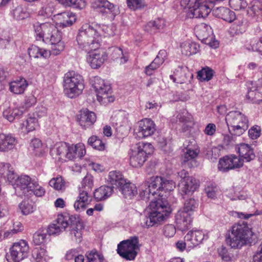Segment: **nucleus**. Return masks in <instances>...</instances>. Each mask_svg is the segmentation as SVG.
I'll return each mask as SVG.
<instances>
[{"instance_id": "aec40b11", "label": "nucleus", "mask_w": 262, "mask_h": 262, "mask_svg": "<svg viewBox=\"0 0 262 262\" xmlns=\"http://www.w3.org/2000/svg\"><path fill=\"white\" fill-rule=\"evenodd\" d=\"M205 237V233L202 230H192L186 234L184 240L187 241L188 247L192 248L201 244Z\"/></svg>"}, {"instance_id": "a18cd8bd", "label": "nucleus", "mask_w": 262, "mask_h": 262, "mask_svg": "<svg viewBox=\"0 0 262 262\" xmlns=\"http://www.w3.org/2000/svg\"><path fill=\"white\" fill-rule=\"evenodd\" d=\"M19 207L24 215H28L31 213L35 210L32 203L28 200L23 201L19 204Z\"/></svg>"}, {"instance_id": "ddd939ff", "label": "nucleus", "mask_w": 262, "mask_h": 262, "mask_svg": "<svg viewBox=\"0 0 262 262\" xmlns=\"http://www.w3.org/2000/svg\"><path fill=\"white\" fill-rule=\"evenodd\" d=\"M139 249L138 237L134 236L120 242L118 245L117 253L126 260H132L136 257Z\"/></svg>"}, {"instance_id": "2f4dec72", "label": "nucleus", "mask_w": 262, "mask_h": 262, "mask_svg": "<svg viewBox=\"0 0 262 262\" xmlns=\"http://www.w3.org/2000/svg\"><path fill=\"white\" fill-rule=\"evenodd\" d=\"M195 30L196 36L200 40H202L208 39L213 34L211 27L204 23L196 26Z\"/></svg>"}, {"instance_id": "4d7b16f0", "label": "nucleus", "mask_w": 262, "mask_h": 262, "mask_svg": "<svg viewBox=\"0 0 262 262\" xmlns=\"http://www.w3.org/2000/svg\"><path fill=\"white\" fill-rule=\"evenodd\" d=\"M52 45L51 54L54 55H58L64 49V43L61 40L59 42H55V44H51Z\"/></svg>"}, {"instance_id": "a19ab883", "label": "nucleus", "mask_w": 262, "mask_h": 262, "mask_svg": "<svg viewBox=\"0 0 262 262\" xmlns=\"http://www.w3.org/2000/svg\"><path fill=\"white\" fill-rule=\"evenodd\" d=\"M199 206V203L194 199L190 198L185 201L182 210L190 214L192 216Z\"/></svg>"}, {"instance_id": "c756f323", "label": "nucleus", "mask_w": 262, "mask_h": 262, "mask_svg": "<svg viewBox=\"0 0 262 262\" xmlns=\"http://www.w3.org/2000/svg\"><path fill=\"white\" fill-rule=\"evenodd\" d=\"M213 12L216 17L228 23L233 21L236 17L235 14L233 11L224 7L217 8L213 10Z\"/></svg>"}, {"instance_id": "cd10ccee", "label": "nucleus", "mask_w": 262, "mask_h": 262, "mask_svg": "<svg viewBox=\"0 0 262 262\" xmlns=\"http://www.w3.org/2000/svg\"><path fill=\"white\" fill-rule=\"evenodd\" d=\"M28 53L30 58L47 59L51 55L50 50L38 46L32 45L28 49Z\"/></svg>"}, {"instance_id": "e433bc0d", "label": "nucleus", "mask_w": 262, "mask_h": 262, "mask_svg": "<svg viewBox=\"0 0 262 262\" xmlns=\"http://www.w3.org/2000/svg\"><path fill=\"white\" fill-rule=\"evenodd\" d=\"M119 189L126 199H131L137 194L136 186L134 184L127 183L126 181Z\"/></svg>"}, {"instance_id": "a211bd4d", "label": "nucleus", "mask_w": 262, "mask_h": 262, "mask_svg": "<svg viewBox=\"0 0 262 262\" xmlns=\"http://www.w3.org/2000/svg\"><path fill=\"white\" fill-rule=\"evenodd\" d=\"M156 130V125L150 119L145 118L138 122L137 136L141 139L151 136Z\"/></svg>"}, {"instance_id": "423d86ee", "label": "nucleus", "mask_w": 262, "mask_h": 262, "mask_svg": "<svg viewBox=\"0 0 262 262\" xmlns=\"http://www.w3.org/2000/svg\"><path fill=\"white\" fill-rule=\"evenodd\" d=\"M83 77L73 71L66 73L63 77V88L65 95L74 98L82 94L84 89Z\"/></svg>"}, {"instance_id": "f704fd0d", "label": "nucleus", "mask_w": 262, "mask_h": 262, "mask_svg": "<svg viewBox=\"0 0 262 262\" xmlns=\"http://www.w3.org/2000/svg\"><path fill=\"white\" fill-rule=\"evenodd\" d=\"M94 26L97 34H98L101 38L102 36L110 37L115 34L116 27L113 24H111L110 26L94 24Z\"/></svg>"}, {"instance_id": "774afa93", "label": "nucleus", "mask_w": 262, "mask_h": 262, "mask_svg": "<svg viewBox=\"0 0 262 262\" xmlns=\"http://www.w3.org/2000/svg\"><path fill=\"white\" fill-rule=\"evenodd\" d=\"M253 262H262V243L253 256Z\"/></svg>"}, {"instance_id": "c03bdc74", "label": "nucleus", "mask_w": 262, "mask_h": 262, "mask_svg": "<svg viewBox=\"0 0 262 262\" xmlns=\"http://www.w3.org/2000/svg\"><path fill=\"white\" fill-rule=\"evenodd\" d=\"M88 142L96 149L103 150L105 148V144L97 136H92L88 139Z\"/></svg>"}, {"instance_id": "473e14b6", "label": "nucleus", "mask_w": 262, "mask_h": 262, "mask_svg": "<svg viewBox=\"0 0 262 262\" xmlns=\"http://www.w3.org/2000/svg\"><path fill=\"white\" fill-rule=\"evenodd\" d=\"M111 57L114 60H116L120 64L125 63L128 60V53L123 51L120 47H113L111 48Z\"/></svg>"}, {"instance_id": "72a5a7b5", "label": "nucleus", "mask_w": 262, "mask_h": 262, "mask_svg": "<svg viewBox=\"0 0 262 262\" xmlns=\"http://www.w3.org/2000/svg\"><path fill=\"white\" fill-rule=\"evenodd\" d=\"M182 53L189 56L196 54L199 50V45L190 40H187L181 45Z\"/></svg>"}, {"instance_id": "338daca9", "label": "nucleus", "mask_w": 262, "mask_h": 262, "mask_svg": "<svg viewBox=\"0 0 262 262\" xmlns=\"http://www.w3.org/2000/svg\"><path fill=\"white\" fill-rule=\"evenodd\" d=\"M216 125L214 123H209L206 126L204 133L208 136H213L216 132Z\"/></svg>"}, {"instance_id": "39448f33", "label": "nucleus", "mask_w": 262, "mask_h": 262, "mask_svg": "<svg viewBox=\"0 0 262 262\" xmlns=\"http://www.w3.org/2000/svg\"><path fill=\"white\" fill-rule=\"evenodd\" d=\"M253 233L245 221L234 224L227 240L229 246L234 249H241L251 243L250 239Z\"/></svg>"}, {"instance_id": "9b49d317", "label": "nucleus", "mask_w": 262, "mask_h": 262, "mask_svg": "<svg viewBox=\"0 0 262 262\" xmlns=\"http://www.w3.org/2000/svg\"><path fill=\"white\" fill-rule=\"evenodd\" d=\"M180 5L184 9H188L190 17L205 18L211 11L210 7L204 0H180Z\"/></svg>"}, {"instance_id": "7ed1b4c3", "label": "nucleus", "mask_w": 262, "mask_h": 262, "mask_svg": "<svg viewBox=\"0 0 262 262\" xmlns=\"http://www.w3.org/2000/svg\"><path fill=\"white\" fill-rule=\"evenodd\" d=\"M85 146L82 143L70 145L66 142H57L50 148V155L56 160L65 162L76 158H81L85 154Z\"/></svg>"}, {"instance_id": "393cba45", "label": "nucleus", "mask_w": 262, "mask_h": 262, "mask_svg": "<svg viewBox=\"0 0 262 262\" xmlns=\"http://www.w3.org/2000/svg\"><path fill=\"white\" fill-rule=\"evenodd\" d=\"M9 91L11 93L14 94L19 95L24 93L28 86V82L25 78L20 77L13 81L9 82Z\"/></svg>"}, {"instance_id": "f03ea898", "label": "nucleus", "mask_w": 262, "mask_h": 262, "mask_svg": "<svg viewBox=\"0 0 262 262\" xmlns=\"http://www.w3.org/2000/svg\"><path fill=\"white\" fill-rule=\"evenodd\" d=\"M0 176L11 183L15 180L14 188L19 195L29 196L34 194L42 196L45 193V189L38 184L36 178L22 175L15 180L17 176L9 163H0Z\"/></svg>"}, {"instance_id": "4c0bfd02", "label": "nucleus", "mask_w": 262, "mask_h": 262, "mask_svg": "<svg viewBox=\"0 0 262 262\" xmlns=\"http://www.w3.org/2000/svg\"><path fill=\"white\" fill-rule=\"evenodd\" d=\"M21 126L22 129H25V130L28 133L36 129L39 126V124L35 117L30 116L22 123Z\"/></svg>"}, {"instance_id": "b1692460", "label": "nucleus", "mask_w": 262, "mask_h": 262, "mask_svg": "<svg viewBox=\"0 0 262 262\" xmlns=\"http://www.w3.org/2000/svg\"><path fill=\"white\" fill-rule=\"evenodd\" d=\"M16 143V139L13 135L0 134V151L6 152L12 150Z\"/></svg>"}, {"instance_id": "603ef678", "label": "nucleus", "mask_w": 262, "mask_h": 262, "mask_svg": "<svg viewBox=\"0 0 262 262\" xmlns=\"http://www.w3.org/2000/svg\"><path fill=\"white\" fill-rule=\"evenodd\" d=\"M99 7H104L108 10L110 12L115 16L119 14L118 8L116 5L111 3L107 0H101Z\"/></svg>"}, {"instance_id": "412c9836", "label": "nucleus", "mask_w": 262, "mask_h": 262, "mask_svg": "<svg viewBox=\"0 0 262 262\" xmlns=\"http://www.w3.org/2000/svg\"><path fill=\"white\" fill-rule=\"evenodd\" d=\"M198 181L195 178H187V180H180L179 191L182 195L194 192L199 187Z\"/></svg>"}, {"instance_id": "5701e85b", "label": "nucleus", "mask_w": 262, "mask_h": 262, "mask_svg": "<svg viewBox=\"0 0 262 262\" xmlns=\"http://www.w3.org/2000/svg\"><path fill=\"white\" fill-rule=\"evenodd\" d=\"M175 217L177 226L182 231L187 230L192 221V216L181 209L178 211Z\"/></svg>"}, {"instance_id": "bf43d9fd", "label": "nucleus", "mask_w": 262, "mask_h": 262, "mask_svg": "<svg viewBox=\"0 0 262 262\" xmlns=\"http://www.w3.org/2000/svg\"><path fill=\"white\" fill-rule=\"evenodd\" d=\"M42 143L40 140L37 138L33 139L30 143V147L36 155L41 153Z\"/></svg>"}, {"instance_id": "0eeeda50", "label": "nucleus", "mask_w": 262, "mask_h": 262, "mask_svg": "<svg viewBox=\"0 0 262 262\" xmlns=\"http://www.w3.org/2000/svg\"><path fill=\"white\" fill-rule=\"evenodd\" d=\"M36 39L47 43L55 44L61 40V33L54 24L50 23L40 24L38 22L33 25Z\"/></svg>"}, {"instance_id": "37998d69", "label": "nucleus", "mask_w": 262, "mask_h": 262, "mask_svg": "<svg viewBox=\"0 0 262 262\" xmlns=\"http://www.w3.org/2000/svg\"><path fill=\"white\" fill-rule=\"evenodd\" d=\"M220 191L219 187L214 183L208 184L205 188V192L207 196L213 199L217 198Z\"/></svg>"}, {"instance_id": "20e7f679", "label": "nucleus", "mask_w": 262, "mask_h": 262, "mask_svg": "<svg viewBox=\"0 0 262 262\" xmlns=\"http://www.w3.org/2000/svg\"><path fill=\"white\" fill-rule=\"evenodd\" d=\"M76 41L79 48L85 52L99 49L101 37L97 34L94 24H83L78 31Z\"/></svg>"}, {"instance_id": "ea45409f", "label": "nucleus", "mask_w": 262, "mask_h": 262, "mask_svg": "<svg viewBox=\"0 0 262 262\" xmlns=\"http://www.w3.org/2000/svg\"><path fill=\"white\" fill-rule=\"evenodd\" d=\"M199 151L197 149H187L183 158V163H186L190 161L191 165L190 167L193 166L194 164H196L195 159L197 157Z\"/></svg>"}, {"instance_id": "1a4fd4ad", "label": "nucleus", "mask_w": 262, "mask_h": 262, "mask_svg": "<svg viewBox=\"0 0 262 262\" xmlns=\"http://www.w3.org/2000/svg\"><path fill=\"white\" fill-rule=\"evenodd\" d=\"M93 177L87 174L81 183V187L79 188V195L74 203V207L77 211L84 210L89 204L90 195L89 194L94 185Z\"/></svg>"}, {"instance_id": "680f3d73", "label": "nucleus", "mask_w": 262, "mask_h": 262, "mask_svg": "<svg viewBox=\"0 0 262 262\" xmlns=\"http://www.w3.org/2000/svg\"><path fill=\"white\" fill-rule=\"evenodd\" d=\"M13 17L16 19H23L26 16L27 14L23 11V8L18 6L15 8L12 12Z\"/></svg>"}, {"instance_id": "f3484780", "label": "nucleus", "mask_w": 262, "mask_h": 262, "mask_svg": "<svg viewBox=\"0 0 262 262\" xmlns=\"http://www.w3.org/2000/svg\"><path fill=\"white\" fill-rule=\"evenodd\" d=\"M71 216L73 217V219L69 221L68 232L73 241L79 243L82 240V232L84 227L82 224L75 216L71 215Z\"/></svg>"}, {"instance_id": "79ce46f5", "label": "nucleus", "mask_w": 262, "mask_h": 262, "mask_svg": "<svg viewBox=\"0 0 262 262\" xmlns=\"http://www.w3.org/2000/svg\"><path fill=\"white\" fill-rule=\"evenodd\" d=\"M214 71L208 67L202 69L198 72L197 77L201 81H208L213 76Z\"/></svg>"}, {"instance_id": "f8f14e48", "label": "nucleus", "mask_w": 262, "mask_h": 262, "mask_svg": "<svg viewBox=\"0 0 262 262\" xmlns=\"http://www.w3.org/2000/svg\"><path fill=\"white\" fill-rule=\"evenodd\" d=\"M153 151V146L149 143H140L132 149L130 155V163L134 167H140L146 160L147 155Z\"/></svg>"}, {"instance_id": "3c124183", "label": "nucleus", "mask_w": 262, "mask_h": 262, "mask_svg": "<svg viewBox=\"0 0 262 262\" xmlns=\"http://www.w3.org/2000/svg\"><path fill=\"white\" fill-rule=\"evenodd\" d=\"M247 98L253 103H259L262 101V95L257 90L249 91Z\"/></svg>"}, {"instance_id": "6e6552de", "label": "nucleus", "mask_w": 262, "mask_h": 262, "mask_svg": "<svg viewBox=\"0 0 262 262\" xmlns=\"http://www.w3.org/2000/svg\"><path fill=\"white\" fill-rule=\"evenodd\" d=\"M226 122L230 133L234 136L243 135L248 128V118L239 111H231L226 116Z\"/></svg>"}, {"instance_id": "0e129e2a", "label": "nucleus", "mask_w": 262, "mask_h": 262, "mask_svg": "<svg viewBox=\"0 0 262 262\" xmlns=\"http://www.w3.org/2000/svg\"><path fill=\"white\" fill-rule=\"evenodd\" d=\"M176 229L175 227L171 224L165 226L164 228V234L167 237H172L176 233Z\"/></svg>"}, {"instance_id": "864d4df0", "label": "nucleus", "mask_w": 262, "mask_h": 262, "mask_svg": "<svg viewBox=\"0 0 262 262\" xmlns=\"http://www.w3.org/2000/svg\"><path fill=\"white\" fill-rule=\"evenodd\" d=\"M261 127L257 125L252 126L248 130V136L252 140L258 139L261 135Z\"/></svg>"}, {"instance_id": "13d9d810", "label": "nucleus", "mask_w": 262, "mask_h": 262, "mask_svg": "<svg viewBox=\"0 0 262 262\" xmlns=\"http://www.w3.org/2000/svg\"><path fill=\"white\" fill-rule=\"evenodd\" d=\"M36 98L34 96L31 95L26 97L23 104L19 107H20V109L24 110L25 112L28 108L34 105L36 103Z\"/></svg>"}, {"instance_id": "f257e3e1", "label": "nucleus", "mask_w": 262, "mask_h": 262, "mask_svg": "<svg viewBox=\"0 0 262 262\" xmlns=\"http://www.w3.org/2000/svg\"><path fill=\"white\" fill-rule=\"evenodd\" d=\"M176 187L175 182L161 177H152L149 181L142 184L139 188L140 198L149 200L150 212L141 221L143 227L149 228L161 224L171 213V208L166 198Z\"/></svg>"}, {"instance_id": "09e8293b", "label": "nucleus", "mask_w": 262, "mask_h": 262, "mask_svg": "<svg viewBox=\"0 0 262 262\" xmlns=\"http://www.w3.org/2000/svg\"><path fill=\"white\" fill-rule=\"evenodd\" d=\"M221 148L219 146L208 148L206 154L207 158L213 161L216 160L220 156Z\"/></svg>"}, {"instance_id": "de8ad7c7", "label": "nucleus", "mask_w": 262, "mask_h": 262, "mask_svg": "<svg viewBox=\"0 0 262 262\" xmlns=\"http://www.w3.org/2000/svg\"><path fill=\"white\" fill-rule=\"evenodd\" d=\"M49 184L57 190H61L65 188V182L61 177L52 179Z\"/></svg>"}, {"instance_id": "8fccbe9b", "label": "nucleus", "mask_w": 262, "mask_h": 262, "mask_svg": "<svg viewBox=\"0 0 262 262\" xmlns=\"http://www.w3.org/2000/svg\"><path fill=\"white\" fill-rule=\"evenodd\" d=\"M87 262H103V256L96 251H91L86 254Z\"/></svg>"}, {"instance_id": "052dcab7", "label": "nucleus", "mask_w": 262, "mask_h": 262, "mask_svg": "<svg viewBox=\"0 0 262 262\" xmlns=\"http://www.w3.org/2000/svg\"><path fill=\"white\" fill-rule=\"evenodd\" d=\"M229 5L231 7L235 10H238L244 8L247 5L244 0H229Z\"/></svg>"}, {"instance_id": "dca6fc26", "label": "nucleus", "mask_w": 262, "mask_h": 262, "mask_svg": "<svg viewBox=\"0 0 262 262\" xmlns=\"http://www.w3.org/2000/svg\"><path fill=\"white\" fill-rule=\"evenodd\" d=\"M86 60L92 69H96L100 68L106 60L107 54L102 50H93L86 52Z\"/></svg>"}, {"instance_id": "6e6d98bb", "label": "nucleus", "mask_w": 262, "mask_h": 262, "mask_svg": "<svg viewBox=\"0 0 262 262\" xmlns=\"http://www.w3.org/2000/svg\"><path fill=\"white\" fill-rule=\"evenodd\" d=\"M218 169L223 172L231 169L228 156L224 157L220 160L218 164Z\"/></svg>"}, {"instance_id": "a878e982", "label": "nucleus", "mask_w": 262, "mask_h": 262, "mask_svg": "<svg viewBox=\"0 0 262 262\" xmlns=\"http://www.w3.org/2000/svg\"><path fill=\"white\" fill-rule=\"evenodd\" d=\"M237 151L239 158L243 160V162H250L255 158V154L252 147L248 144L242 143L238 145Z\"/></svg>"}, {"instance_id": "c85d7f7f", "label": "nucleus", "mask_w": 262, "mask_h": 262, "mask_svg": "<svg viewBox=\"0 0 262 262\" xmlns=\"http://www.w3.org/2000/svg\"><path fill=\"white\" fill-rule=\"evenodd\" d=\"M106 180L107 183L112 186L113 188L114 187L119 188L125 182V180L121 173L116 170L110 171Z\"/></svg>"}, {"instance_id": "7c9ffc66", "label": "nucleus", "mask_w": 262, "mask_h": 262, "mask_svg": "<svg viewBox=\"0 0 262 262\" xmlns=\"http://www.w3.org/2000/svg\"><path fill=\"white\" fill-rule=\"evenodd\" d=\"M24 113V110L19 106H11L6 108L3 112V116L10 122L19 117Z\"/></svg>"}, {"instance_id": "9d476101", "label": "nucleus", "mask_w": 262, "mask_h": 262, "mask_svg": "<svg viewBox=\"0 0 262 262\" xmlns=\"http://www.w3.org/2000/svg\"><path fill=\"white\" fill-rule=\"evenodd\" d=\"M90 82L97 93L98 101L103 104L114 101V97L111 95V85L99 76H93L90 78Z\"/></svg>"}, {"instance_id": "c9c22d12", "label": "nucleus", "mask_w": 262, "mask_h": 262, "mask_svg": "<svg viewBox=\"0 0 262 262\" xmlns=\"http://www.w3.org/2000/svg\"><path fill=\"white\" fill-rule=\"evenodd\" d=\"M113 192V188L111 186H101L96 189L94 192V196L97 201H102L110 197Z\"/></svg>"}, {"instance_id": "49530a36", "label": "nucleus", "mask_w": 262, "mask_h": 262, "mask_svg": "<svg viewBox=\"0 0 262 262\" xmlns=\"http://www.w3.org/2000/svg\"><path fill=\"white\" fill-rule=\"evenodd\" d=\"M126 2L127 7L133 11L142 9L146 6L144 0H126Z\"/></svg>"}, {"instance_id": "69168bd1", "label": "nucleus", "mask_w": 262, "mask_h": 262, "mask_svg": "<svg viewBox=\"0 0 262 262\" xmlns=\"http://www.w3.org/2000/svg\"><path fill=\"white\" fill-rule=\"evenodd\" d=\"M166 56V52L165 50H160L154 61L157 65L161 66L165 61Z\"/></svg>"}, {"instance_id": "bb28decb", "label": "nucleus", "mask_w": 262, "mask_h": 262, "mask_svg": "<svg viewBox=\"0 0 262 262\" xmlns=\"http://www.w3.org/2000/svg\"><path fill=\"white\" fill-rule=\"evenodd\" d=\"M55 18L58 21L57 23L63 27L71 26L76 19L75 14L69 11L57 14Z\"/></svg>"}, {"instance_id": "58836bf2", "label": "nucleus", "mask_w": 262, "mask_h": 262, "mask_svg": "<svg viewBox=\"0 0 262 262\" xmlns=\"http://www.w3.org/2000/svg\"><path fill=\"white\" fill-rule=\"evenodd\" d=\"M32 256L35 262H48L49 259L46 250L42 248H35Z\"/></svg>"}, {"instance_id": "e2e57ef3", "label": "nucleus", "mask_w": 262, "mask_h": 262, "mask_svg": "<svg viewBox=\"0 0 262 262\" xmlns=\"http://www.w3.org/2000/svg\"><path fill=\"white\" fill-rule=\"evenodd\" d=\"M47 235L41 232H36L33 235V242L36 245H40L45 242Z\"/></svg>"}, {"instance_id": "6ab92c4d", "label": "nucleus", "mask_w": 262, "mask_h": 262, "mask_svg": "<svg viewBox=\"0 0 262 262\" xmlns=\"http://www.w3.org/2000/svg\"><path fill=\"white\" fill-rule=\"evenodd\" d=\"M111 123L118 132L127 130L130 127L125 113L122 111L117 112L112 116Z\"/></svg>"}, {"instance_id": "5fc2aeb1", "label": "nucleus", "mask_w": 262, "mask_h": 262, "mask_svg": "<svg viewBox=\"0 0 262 262\" xmlns=\"http://www.w3.org/2000/svg\"><path fill=\"white\" fill-rule=\"evenodd\" d=\"M229 162L230 163V168L240 167L243 165V160L235 155H230L228 156Z\"/></svg>"}, {"instance_id": "4be33fe9", "label": "nucleus", "mask_w": 262, "mask_h": 262, "mask_svg": "<svg viewBox=\"0 0 262 262\" xmlns=\"http://www.w3.org/2000/svg\"><path fill=\"white\" fill-rule=\"evenodd\" d=\"M96 121V114L86 109L80 112L78 122L82 128L86 129L91 127Z\"/></svg>"}, {"instance_id": "4468645a", "label": "nucleus", "mask_w": 262, "mask_h": 262, "mask_svg": "<svg viewBox=\"0 0 262 262\" xmlns=\"http://www.w3.org/2000/svg\"><path fill=\"white\" fill-rule=\"evenodd\" d=\"M29 252V247L27 242L20 240L14 243L10 248V254L8 256V262H19L27 258Z\"/></svg>"}, {"instance_id": "2eb2a0df", "label": "nucleus", "mask_w": 262, "mask_h": 262, "mask_svg": "<svg viewBox=\"0 0 262 262\" xmlns=\"http://www.w3.org/2000/svg\"><path fill=\"white\" fill-rule=\"evenodd\" d=\"M73 217L68 213L58 214L56 220L49 226L48 233L49 235H58L63 232L69 225V221Z\"/></svg>"}]
</instances>
